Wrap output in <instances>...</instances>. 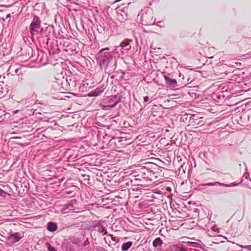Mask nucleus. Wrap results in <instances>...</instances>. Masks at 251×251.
Wrapping results in <instances>:
<instances>
[{
  "label": "nucleus",
  "mask_w": 251,
  "mask_h": 251,
  "mask_svg": "<svg viewBox=\"0 0 251 251\" xmlns=\"http://www.w3.org/2000/svg\"><path fill=\"white\" fill-rule=\"evenodd\" d=\"M152 192L155 194H162V192L158 189H153Z\"/></svg>",
  "instance_id": "412c9836"
},
{
  "label": "nucleus",
  "mask_w": 251,
  "mask_h": 251,
  "mask_svg": "<svg viewBox=\"0 0 251 251\" xmlns=\"http://www.w3.org/2000/svg\"><path fill=\"white\" fill-rule=\"evenodd\" d=\"M57 228V225L55 223L52 222H49L47 225V229L51 232H53L56 230Z\"/></svg>",
  "instance_id": "1a4fd4ad"
},
{
  "label": "nucleus",
  "mask_w": 251,
  "mask_h": 251,
  "mask_svg": "<svg viewBox=\"0 0 251 251\" xmlns=\"http://www.w3.org/2000/svg\"><path fill=\"white\" fill-rule=\"evenodd\" d=\"M142 21L145 22V25H150L154 24L155 22V19L152 16V12L150 10L149 13L144 14L142 13L141 16Z\"/></svg>",
  "instance_id": "39448f33"
},
{
  "label": "nucleus",
  "mask_w": 251,
  "mask_h": 251,
  "mask_svg": "<svg viewBox=\"0 0 251 251\" xmlns=\"http://www.w3.org/2000/svg\"><path fill=\"white\" fill-rule=\"evenodd\" d=\"M119 102L120 99L117 96H110L104 102L105 104L102 105V108L104 110H109L115 107Z\"/></svg>",
  "instance_id": "7ed1b4c3"
},
{
  "label": "nucleus",
  "mask_w": 251,
  "mask_h": 251,
  "mask_svg": "<svg viewBox=\"0 0 251 251\" xmlns=\"http://www.w3.org/2000/svg\"><path fill=\"white\" fill-rule=\"evenodd\" d=\"M48 251H56L55 248L51 245H49L48 246Z\"/></svg>",
  "instance_id": "aec40b11"
},
{
  "label": "nucleus",
  "mask_w": 251,
  "mask_h": 251,
  "mask_svg": "<svg viewBox=\"0 0 251 251\" xmlns=\"http://www.w3.org/2000/svg\"><path fill=\"white\" fill-rule=\"evenodd\" d=\"M213 230L215 231V228L214 227H213Z\"/></svg>",
  "instance_id": "7c9ffc66"
},
{
  "label": "nucleus",
  "mask_w": 251,
  "mask_h": 251,
  "mask_svg": "<svg viewBox=\"0 0 251 251\" xmlns=\"http://www.w3.org/2000/svg\"><path fill=\"white\" fill-rule=\"evenodd\" d=\"M6 195H10V194H8V192L4 191L2 189H0V196L4 197Z\"/></svg>",
  "instance_id": "f3484780"
},
{
  "label": "nucleus",
  "mask_w": 251,
  "mask_h": 251,
  "mask_svg": "<svg viewBox=\"0 0 251 251\" xmlns=\"http://www.w3.org/2000/svg\"><path fill=\"white\" fill-rule=\"evenodd\" d=\"M149 100V98L148 96H145L144 98V101L145 102H147Z\"/></svg>",
  "instance_id": "b1692460"
},
{
  "label": "nucleus",
  "mask_w": 251,
  "mask_h": 251,
  "mask_svg": "<svg viewBox=\"0 0 251 251\" xmlns=\"http://www.w3.org/2000/svg\"><path fill=\"white\" fill-rule=\"evenodd\" d=\"M41 27V21L39 17L36 15H33L32 22L29 25V29L32 36L37 33Z\"/></svg>",
  "instance_id": "f03ea898"
},
{
  "label": "nucleus",
  "mask_w": 251,
  "mask_h": 251,
  "mask_svg": "<svg viewBox=\"0 0 251 251\" xmlns=\"http://www.w3.org/2000/svg\"><path fill=\"white\" fill-rule=\"evenodd\" d=\"M163 244L162 240L159 237H157L153 241L152 245L155 248H160Z\"/></svg>",
  "instance_id": "9d476101"
},
{
  "label": "nucleus",
  "mask_w": 251,
  "mask_h": 251,
  "mask_svg": "<svg viewBox=\"0 0 251 251\" xmlns=\"http://www.w3.org/2000/svg\"><path fill=\"white\" fill-rule=\"evenodd\" d=\"M88 96L89 97H94V96H98L96 93L94 91H91L88 94Z\"/></svg>",
  "instance_id": "a211bd4d"
},
{
  "label": "nucleus",
  "mask_w": 251,
  "mask_h": 251,
  "mask_svg": "<svg viewBox=\"0 0 251 251\" xmlns=\"http://www.w3.org/2000/svg\"><path fill=\"white\" fill-rule=\"evenodd\" d=\"M132 243L131 242H127L124 243L122 246V249L123 251H127L132 246Z\"/></svg>",
  "instance_id": "9b49d317"
},
{
  "label": "nucleus",
  "mask_w": 251,
  "mask_h": 251,
  "mask_svg": "<svg viewBox=\"0 0 251 251\" xmlns=\"http://www.w3.org/2000/svg\"><path fill=\"white\" fill-rule=\"evenodd\" d=\"M93 190H97V191L99 192L100 194H97L98 195H99L100 197L102 196V191L101 190H98V189H93Z\"/></svg>",
  "instance_id": "5701e85b"
},
{
  "label": "nucleus",
  "mask_w": 251,
  "mask_h": 251,
  "mask_svg": "<svg viewBox=\"0 0 251 251\" xmlns=\"http://www.w3.org/2000/svg\"><path fill=\"white\" fill-rule=\"evenodd\" d=\"M168 190H170V191H171V189H167Z\"/></svg>",
  "instance_id": "f704fd0d"
},
{
  "label": "nucleus",
  "mask_w": 251,
  "mask_h": 251,
  "mask_svg": "<svg viewBox=\"0 0 251 251\" xmlns=\"http://www.w3.org/2000/svg\"><path fill=\"white\" fill-rule=\"evenodd\" d=\"M172 249L175 250V251H186V249L183 247L179 246L178 245L173 246Z\"/></svg>",
  "instance_id": "ddd939ff"
},
{
  "label": "nucleus",
  "mask_w": 251,
  "mask_h": 251,
  "mask_svg": "<svg viewBox=\"0 0 251 251\" xmlns=\"http://www.w3.org/2000/svg\"><path fill=\"white\" fill-rule=\"evenodd\" d=\"M23 235L19 232H16L10 235L7 238L8 242L9 244H13L22 238Z\"/></svg>",
  "instance_id": "423d86ee"
},
{
  "label": "nucleus",
  "mask_w": 251,
  "mask_h": 251,
  "mask_svg": "<svg viewBox=\"0 0 251 251\" xmlns=\"http://www.w3.org/2000/svg\"><path fill=\"white\" fill-rule=\"evenodd\" d=\"M121 46L123 48H124V47H125V49L126 50H128L130 49V46H128V44H126L125 46H124L123 45H121Z\"/></svg>",
  "instance_id": "4be33fe9"
},
{
  "label": "nucleus",
  "mask_w": 251,
  "mask_h": 251,
  "mask_svg": "<svg viewBox=\"0 0 251 251\" xmlns=\"http://www.w3.org/2000/svg\"><path fill=\"white\" fill-rule=\"evenodd\" d=\"M241 247L244 249H247V250L249 251H251V245H248V246H241Z\"/></svg>",
  "instance_id": "6ab92c4d"
},
{
  "label": "nucleus",
  "mask_w": 251,
  "mask_h": 251,
  "mask_svg": "<svg viewBox=\"0 0 251 251\" xmlns=\"http://www.w3.org/2000/svg\"><path fill=\"white\" fill-rule=\"evenodd\" d=\"M72 193L71 191H70V192H67V194H71Z\"/></svg>",
  "instance_id": "72a5a7b5"
},
{
  "label": "nucleus",
  "mask_w": 251,
  "mask_h": 251,
  "mask_svg": "<svg viewBox=\"0 0 251 251\" xmlns=\"http://www.w3.org/2000/svg\"><path fill=\"white\" fill-rule=\"evenodd\" d=\"M164 187H166V188H167V189L171 188L170 186H165Z\"/></svg>",
  "instance_id": "cd10ccee"
},
{
  "label": "nucleus",
  "mask_w": 251,
  "mask_h": 251,
  "mask_svg": "<svg viewBox=\"0 0 251 251\" xmlns=\"http://www.w3.org/2000/svg\"><path fill=\"white\" fill-rule=\"evenodd\" d=\"M152 197L154 198H156V197L154 195H152Z\"/></svg>",
  "instance_id": "473e14b6"
},
{
  "label": "nucleus",
  "mask_w": 251,
  "mask_h": 251,
  "mask_svg": "<svg viewBox=\"0 0 251 251\" xmlns=\"http://www.w3.org/2000/svg\"><path fill=\"white\" fill-rule=\"evenodd\" d=\"M18 111H19L18 110H17V111L14 112V113H17L18 112Z\"/></svg>",
  "instance_id": "c756f323"
},
{
  "label": "nucleus",
  "mask_w": 251,
  "mask_h": 251,
  "mask_svg": "<svg viewBox=\"0 0 251 251\" xmlns=\"http://www.w3.org/2000/svg\"><path fill=\"white\" fill-rule=\"evenodd\" d=\"M106 190L108 191V193H110L111 192L110 189H106Z\"/></svg>",
  "instance_id": "c85d7f7f"
},
{
  "label": "nucleus",
  "mask_w": 251,
  "mask_h": 251,
  "mask_svg": "<svg viewBox=\"0 0 251 251\" xmlns=\"http://www.w3.org/2000/svg\"><path fill=\"white\" fill-rule=\"evenodd\" d=\"M105 88L104 86H100L96 88L94 91L96 93L97 96L101 95V94L104 91Z\"/></svg>",
  "instance_id": "f8f14e48"
},
{
  "label": "nucleus",
  "mask_w": 251,
  "mask_h": 251,
  "mask_svg": "<svg viewBox=\"0 0 251 251\" xmlns=\"http://www.w3.org/2000/svg\"><path fill=\"white\" fill-rule=\"evenodd\" d=\"M238 185V183H232L224 185L223 184L220 183L219 182H215V183H208L205 184H202L201 186H215L216 187H221L225 186L227 187H231L233 186H236Z\"/></svg>",
  "instance_id": "0eeeda50"
},
{
  "label": "nucleus",
  "mask_w": 251,
  "mask_h": 251,
  "mask_svg": "<svg viewBox=\"0 0 251 251\" xmlns=\"http://www.w3.org/2000/svg\"><path fill=\"white\" fill-rule=\"evenodd\" d=\"M108 48L101 49L98 54V60L101 68H106L112 59L113 53L107 51Z\"/></svg>",
  "instance_id": "f257e3e1"
},
{
  "label": "nucleus",
  "mask_w": 251,
  "mask_h": 251,
  "mask_svg": "<svg viewBox=\"0 0 251 251\" xmlns=\"http://www.w3.org/2000/svg\"><path fill=\"white\" fill-rule=\"evenodd\" d=\"M204 124L203 118L198 115H193V116H191L189 125L197 128L203 126Z\"/></svg>",
  "instance_id": "20e7f679"
},
{
  "label": "nucleus",
  "mask_w": 251,
  "mask_h": 251,
  "mask_svg": "<svg viewBox=\"0 0 251 251\" xmlns=\"http://www.w3.org/2000/svg\"><path fill=\"white\" fill-rule=\"evenodd\" d=\"M249 183L251 185V180H248ZM248 187L249 188H251V185L250 186V185H248Z\"/></svg>",
  "instance_id": "a878e982"
},
{
  "label": "nucleus",
  "mask_w": 251,
  "mask_h": 251,
  "mask_svg": "<svg viewBox=\"0 0 251 251\" xmlns=\"http://www.w3.org/2000/svg\"><path fill=\"white\" fill-rule=\"evenodd\" d=\"M120 0H116L115 1V2H118V1H120Z\"/></svg>",
  "instance_id": "2f4dec72"
},
{
  "label": "nucleus",
  "mask_w": 251,
  "mask_h": 251,
  "mask_svg": "<svg viewBox=\"0 0 251 251\" xmlns=\"http://www.w3.org/2000/svg\"><path fill=\"white\" fill-rule=\"evenodd\" d=\"M187 244L188 245H191L192 246H193V247H195V248H201V244L198 242H188L187 243Z\"/></svg>",
  "instance_id": "4468645a"
},
{
  "label": "nucleus",
  "mask_w": 251,
  "mask_h": 251,
  "mask_svg": "<svg viewBox=\"0 0 251 251\" xmlns=\"http://www.w3.org/2000/svg\"><path fill=\"white\" fill-rule=\"evenodd\" d=\"M11 17V14H7L6 16V17H5V19H7L9 18H10Z\"/></svg>",
  "instance_id": "393cba45"
},
{
  "label": "nucleus",
  "mask_w": 251,
  "mask_h": 251,
  "mask_svg": "<svg viewBox=\"0 0 251 251\" xmlns=\"http://www.w3.org/2000/svg\"><path fill=\"white\" fill-rule=\"evenodd\" d=\"M167 183L168 184H173V182L172 181H167Z\"/></svg>",
  "instance_id": "bb28decb"
},
{
  "label": "nucleus",
  "mask_w": 251,
  "mask_h": 251,
  "mask_svg": "<svg viewBox=\"0 0 251 251\" xmlns=\"http://www.w3.org/2000/svg\"><path fill=\"white\" fill-rule=\"evenodd\" d=\"M138 196H135V198H138Z\"/></svg>",
  "instance_id": "c9c22d12"
},
{
  "label": "nucleus",
  "mask_w": 251,
  "mask_h": 251,
  "mask_svg": "<svg viewBox=\"0 0 251 251\" xmlns=\"http://www.w3.org/2000/svg\"><path fill=\"white\" fill-rule=\"evenodd\" d=\"M164 79L167 84L172 86L173 87L176 86L177 84V81L176 79L171 78L170 77L168 76L167 75L164 76Z\"/></svg>",
  "instance_id": "6e6552de"
},
{
  "label": "nucleus",
  "mask_w": 251,
  "mask_h": 251,
  "mask_svg": "<svg viewBox=\"0 0 251 251\" xmlns=\"http://www.w3.org/2000/svg\"><path fill=\"white\" fill-rule=\"evenodd\" d=\"M182 194H180V195L182 196V197L188 199L191 196V194H189V192H181Z\"/></svg>",
  "instance_id": "dca6fc26"
},
{
  "label": "nucleus",
  "mask_w": 251,
  "mask_h": 251,
  "mask_svg": "<svg viewBox=\"0 0 251 251\" xmlns=\"http://www.w3.org/2000/svg\"><path fill=\"white\" fill-rule=\"evenodd\" d=\"M191 116H193V115L186 114L181 118V120L183 122L185 121V120H189V123H190Z\"/></svg>",
  "instance_id": "2eb2a0df"
}]
</instances>
